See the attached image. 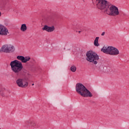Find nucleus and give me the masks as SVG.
Masks as SVG:
<instances>
[{"mask_svg": "<svg viewBox=\"0 0 129 129\" xmlns=\"http://www.w3.org/2000/svg\"><path fill=\"white\" fill-rule=\"evenodd\" d=\"M17 59L14 60L10 62V66L11 67V70L16 75H21L22 74V70L24 67L22 63H27L28 61L31 60L30 56H24L22 55H18L17 56ZM18 60H19L20 61Z\"/></svg>", "mask_w": 129, "mask_h": 129, "instance_id": "2", "label": "nucleus"}, {"mask_svg": "<svg viewBox=\"0 0 129 129\" xmlns=\"http://www.w3.org/2000/svg\"><path fill=\"white\" fill-rule=\"evenodd\" d=\"M76 91L83 97H92L93 94L82 83H77L76 85Z\"/></svg>", "mask_w": 129, "mask_h": 129, "instance_id": "3", "label": "nucleus"}, {"mask_svg": "<svg viewBox=\"0 0 129 129\" xmlns=\"http://www.w3.org/2000/svg\"><path fill=\"white\" fill-rule=\"evenodd\" d=\"M101 51L105 54H108L109 55H112V56H116L119 54V50H118L116 47L113 46H104L101 49Z\"/></svg>", "mask_w": 129, "mask_h": 129, "instance_id": "5", "label": "nucleus"}, {"mask_svg": "<svg viewBox=\"0 0 129 129\" xmlns=\"http://www.w3.org/2000/svg\"><path fill=\"white\" fill-rule=\"evenodd\" d=\"M78 32H79V33H81V31H79Z\"/></svg>", "mask_w": 129, "mask_h": 129, "instance_id": "17", "label": "nucleus"}, {"mask_svg": "<svg viewBox=\"0 0 129 129\" xmlns=\"http://www.w3.org/2000/svg\"><path fill=\"white\" fill-rule=\"evenodd\" d=\"M86 60L90 63H93L96 65L98 60H99V56L97 54L92 51H89L86 53Z\"/></svg>", "mask_w": 129, "mask_h": 129, "instance_id": "4", "label": "nucleus"}, {"mask_svg": "<svg viewBox=\"0 0 129 129\" xmlns=\"http://www.w3.org/2000/svg\"><path fill=\"white\" fill-rule=\"evenodd\" d=\"M43 31H46L48 33H52L55 31V27L54 26H48V25H44L42 28Z\"/></svg>", "mask_w": 129, "mask_h": 129, "instance_id": "9", "label": "nucleus"}, {"mask_svg": "<svg viewBox=\"0 0 129 129\" xmlns=\"http://www.w3.org/2000/svg\"><path fill=\"white\" fill-rule=\"evenodd\" d=\"M20 30L22 31V32H26V31H27V25H26L25 24H22L21 25Z\"/></svg>", "mask_w": 129, "mask_h": 129, "instance_id": "11", "label": "nucleus"}, {"mask_svg": "<svg viewBox=\"0 0 129 129\" xmlns=\"http://www.w3.org/2000/svg\"><path fill=\"white\" fill-rule=\"evenodd\" d=\"M9 34V30L5 26L0 24V35L7 36Z\"/></svg>", "mask_w": 129, "mask_h": 129, "instance_id": "8", "label": "nucleus"}, {"mask_svg": "<svg viewBox=\"0 0 129 129\" xmlns=\"http://www.w3.org/2000/svg\"><path fill=\"white\" fill-rule=\"evenodd\" d=\"M32 86H34V84H32Z\"/></svg>", "mask_w": 129, "mask_h": 129, "instance_id": "18", "label": "nucleus"}, {"mask_svg": "<svg viewBox=\"0 0 129 129\" xmlns=\"http://www.w3.org/2000/svg\"><path fill=\"white\" fill-rule=\"evenodd\" d=\"M98 40H99V37H96L94 42V46H96V47H98L99 46V43H98Z\"/></svg>", "mask_w": 129, "mask_h": 129, "instance_id": "12", "label": "nucleus"}, {"mask_svg": "<svg viewBox=\"0 0 129 129\" xmlns=\"http://www.w3.org/2000/svg\"><path fill=\"white\" fill-rule=\"evenodd\" d=\"M16 51V47L15 45L12 44H6L2 46L0 49V52L4 53H14Z\"/></svg>", "mask_w": 129, "mask_h": 129, "instance_id": "6", "label": "nucleus"}, {"mask_svg": "<svg viewBox=\"0 0 129 129\" xmlns=\"http://www.w3.org/2000/svg\"><path fill=\"white\" fill-rule=\"evenodd\" d=\"M1 16H2V12H1V11H0V17H1Z\"/></svg>", "mask_w": 129, "mask_h": 129, "instance_id": "16", "label": "nucleus"}, {"mask_svg": "<svg viewBox=\"0 0 129 129\" xmlns=\"http://www.w3.org/2000/svg\"><path fill=\"white\" fill-rule=\"evenodd\" d=\"M93 4L96 5L97 9L104 11L109 16L115 17L119 15L118 8L114 5H109L106 0H95Z\"/></svg>", "mask_w": 129, "mask_h": 129, "instance_id": "1", "label": "nucleus"}, {"mask_svg": "<svg viewBox=\"0 0 129 129\" xmlns=\"http://www.w3.org/2000/svg\"><path fill=\"white\" fill-rule=\"evenodd\" d=\"M16 84L19 87H21L22 88H26V87H28V86L29 85V83H28V81H27V80L21 78L17 80Z\"/></svg>", "mask_w": 129, "mask_h": 129, "instance_id": "7", "label": "nucleus"}, {"mask_svg": "<svg viewBox=\"0 0 129 129\" xmlns=\"http://www.w3.org/2000/svg\"><path fill=\"white\" fill-rule=\"evenodd\" d=\"M0 129H1V128H0Z\"/></svg>", "mask_w": 129, "mask_h": 129, "instance_id": "19", "label": "nucleus"}, {"mask_svg": "<svg viewBox=\"0 0 129 129\" xmlns=\"http://www.w3.org/2000/svg\"><path fill=\"white\" fill-rule=\"evenodd\" d=\"M105 68H106V67L100 66L99 70L100 71V72H104L105 71V70H104Z\"/></svg>", "mask_w": 129, "mask_h": 129, "instance_id": "13", "label": "nucleus"}, {"mask_svg": "<svg viewBox=\"0 0 129 129\" xmlns=\"http://www.w3.org/2000/svg\"><path fill=\"white\" fill-rule=\"evenodd\" d=\"M71 71L72 72H76V67L75 66H72L71 67Z\"/></svg>", "mask_w": 129, "mask_h": 129, "instance_id": "14", "label": "nucleus"}, {"mask_svg": "<svg viewBox=\"0 0 129 129\" xmlns=\"http://www.w3.org/2000/svg\"><path fill=\"white\" fill-rule=\"evenodd\" d=\"M29 126L31 127H35L37 125V124L36 123V122H35L33 120L29 121Z\"/></svg>", "mask_w": 129, "mask_h": 129, "instance_id": "10", "label": "nucleus"}, {"mask_svg": "<svg viewBox=\"0 0 129 129\" xmlns=\"http://www.w3.org/2000/svg\"><path fill=\"white\" fill-rule=\"evenodd\" d=\"M104 35H105V32H103L101 34V36H104Z\"/></svg>", "mask_w": 129, "mask_h": 129, "instance_id": "15", "label": "nucleus"}]
</instances>
